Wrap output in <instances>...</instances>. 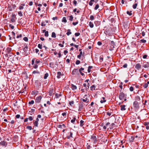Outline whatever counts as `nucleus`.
Masks as SVG:
<instances>
[{
  "mask_svg": "<svg viewBox=\"0 0 149 149\" xmlns=\"http://www.w3.org/2000/svg\"><path fill=\"white\" fill-rule=\"evenodd\" d=\"M52 37L54 38L56 37V34L54 32H53L52 33Z\"/></svg>",
  "mask_w": 149,
  "mask_h": 149,
  "instance_id": "34",
  "label": "nucleus"
},
{
  "mask_svg": "<svg viewBox=\"0 0 149 149\" xmlns=\"http://www.w3.org/2000/svg\"><path fill=\"white\" fill-rule=\"evenodd\" d=\"M87 95H85L84 97V98H85V99H81V100H82L83 102H86V103H88L89 102L88 99L87 97L85 98V97Z\"/></svg>",
  "mask_w": 149,
  "mask_h": 149,
  "instance_id": "7",
  "label": "nucleus"
},
{
  "mask_svg": "<svg viewBox=\"0 0 149 149\" xmlns=\"http://www.w3.org/2000/svg\"><path fill=\"white\" fill-rule=\"evenodd\" d=\"M127 14L128 15L130 16H131L132 15V11H127Z\"/></svg>",
  "mask_w": 149,
  "mask_h": 149,
  "instance_id": "38",
  "label": "nucleus"
},
{
  "mask_svg": "<svg viewBox=\"0 0 149 149\" xmlns=\"http://www.w3.org/2000/svg\"><path fill=\"white\" fill-rule=\"evenodd\" d=\"M110 124V123L109 122H108L106 123L105 125L104 126V124H102L101 126H103V128L104 129L106 130L108 126Z\"/></svg>",
  "mask_w": 149,
  "mask_h": 149,
  "instance_id": "8",
  "label": "nucleus"
},
{
  "mask_svg": "<svg viewBox=\"0 0 149 149\" xmlns=\"http://www.w3.org/2000/svg\"><path fill=\"white\" fill-rule=\"evenodd\" d=\"M148 86V85L146 83H145L144 85H143V87L145 88H146Z\"/></svg>",
  "mask_w": 149,
  "mask_h": 149,
  "instance_id": "39",
  "label": "nucleus"
},
{
  "mask_svg": "<svg viewBox=\"0 0 149 149\" xmlns=\"http://www.w3.org/2000/svg\"><path fill=\"white\" fill-rule=\"evenodd\" d=\"M99 7V5L98 4H97L95 5V6L94 8V9L95 10H97Z\"/></svg>",
  "mask_w": 149,
  "mask_h": 149,
  "instance_id": "43",
  "label": "nucleus"
},
{
  "mask_svg": "<svg viewBox=\"0 0 149 149\" xmlns=\"http://www.w3.org/2000/svg\"><path fill=\"white\" fill-rule=\"evenodd\" d=\"M127 95L126 94H125L123 93H120L119 95V99L120 100H122L124 99L125 97Z\"/></svg>",
  "mask_w": 149,
  "mask_h": 149,
  "instance_id": "3",
  "label": "nucleus"
},
{
  "mask_svg": "<svg viewBox=\"0 0 149 149\" xmlns=\"http://www.w3.org/2000/svg\"><path fill=\"white\" fill-rule=\"evenodd\" d=\"M62 22H64L65 23L67 22V20L66 19V17H63L62 19Z\"/></svg>",
  "mask_w": 149,
  "mask_h": 149,
  "instance_id": "30",
  "label": "nucleus"
},
{
  "mask_svg": "<svg viewBox=\"0 0 149 149\" xmlns=\"http://www.w3.org/2000/svg\"><path fill=\"white\" fill-rule=\"evenodd\" d=\"M26 128L29 130L32 129V127L30 126H28L26 127Z\"/></svg>",
  "mask_w": 149,
  "mask_h": 149,
  "instance_id": "44",
  "label": "nucleus"
},
{
  "mask_svg": "<svg viewBox=\"0 0 149 149\" xmlns=\"http://www.w3.org/2000/svg\"><path fill=\"white\" fill-rule=\"evenodd\" d=\"M68 17L69 18V20L70 21H72L73 20V17L72 15H70L69 16H68Z\"/></svg>",
  "mask_w": 149,
  "mask_h": 149,
  "instance_id": "31",
  "label": "nucleus"
},
{
  "mask_svg": "<svg viewBox=\"0 0 149 149\" xmlns=\"http://www.w3.org/2000/svg\"><path fill=\"white\" fill-rule=\"evenodd\" d=\"M49 36L48 31H46L45 33V36L46 37H48Z\"/></svg>",
  "mask_w": 149,
  "mask_h": 149,
  "instance_id": "42",
  "label": "nucleus"
},
{
  "mask_svg": "<svg viewBox=\"0 0 149 149\" xmlns=\"http://www.w3.org/2000/svg\"><path fill=\"white\" fill-rule=\"evenodd\" d=\"M106 114H107L109 116H110L111 115V112H107L106 113Z\"/></svg>",
  "mask_w": 149,
  "mask_h": 149,
  "instance_id": "55",
  "label": "nucleus"
},
{
  "mask_svg": "<svg viewBox=\"0 0 149 149\" xmlns=\"http://www.w3.org/2000/svg\"><path fill=\"white\" fill-rule=\"evenodd\" d=\"M32 73L33 74H40V72L38 70H34L33 71Z\"/></svg>",
  "mask_w": 149,
  "mask_h": 149,
  "instance_id": "35",
  "label": "nucleus"
},
{
  "mask_svg": "<svg viewBox=\"0 0 149 149\" xmlns=\"http://www.w3.org/2000/svg\"><path fill=\"white\" fill-rule=\"evenodd\" d=\"M57 77L58 78H61V72H58L57 74Z\"/></svg>",
  "mask_w": 149,
  "mask_h": 149,
  "instance_id": "26",
  "label": "nucleus"
},
{
  "mask_svg": "<svg viewBox=\"0 0 149 149\" xmlns=\"http://www.w3.org/2000/svg\"><path fill=\"white\" fill-rule=\"evenodd\" d=\"M42 98V96L41 95H40L36 97L35 100V102L36 103H39L40 102Z\"/></svg>",
  "mask_w": 149,
  "mask_h": 149,
  "instance_id": "5",
  "label": "nucleus"
},
{
  "mask_svg": "<svg viewBox=\"0 0 149 149\" xmlns=\"http://www.w3.org/2000/svg\"><path fill=\"white\" fill-rule=\"evenodd\" d=\"M80 35L79 33H76L74 34V35L75 36H78Z\"/></svg>",
  "mask_w": 149,
  "mask_h": 149,
  "instance_id": "48",
  "label": "nucleus"
},
{
  "mask_svg": "<svg viewBox=\"0 0 149 149\" xmlns=\"http://www.w3.org/2000/svg\"><path fill=\"white\" fill-rule=\"evenodd\" d=\"M72 134H73L72 133V132H70V135H68L67 136V138L68 139H70V138L72 137Z\"/></svg>",
  "mask_w": 149,
  "mask_h": 149,
  "instance_id": "17",
  "label": "nucleus"
},
{
  "mask_svg": "<svg viewBox=\"0 0 149 149\" xmlns=\"http://www.w3.org/2000/svg\"><path fill=\"white\" fill-rule=\"evenodd\" d=\"M9 26L12 29H14V27L12 25V24H10Z\"/></svg>",
  "mask_w": 149,
  "mask_h": 149,
  "instance_id": "61",
  "label": "nucleus"
},
{
  "mask_svg": "<svg viewBox=\"0 0 149 149\" xmlns=\"http://www.w3.org/2000/svg\"><path fill=\"white\" fill-rule=\"evenodd\" d=\"M139 104L137 101H135L133 103V106L134 108L136 109H138L139 108Z\"/></svg>",
  "mask_w": 149,
  "mask_h": 149,
  "instance_id": "2",
  "label": "nucleus"
},
{
  "mask_svg": "<svg viewBox=\"0 0 149 149\" xmlns=\"http://www.w3.org/2000/svg\"><path fill=\"white\" fill-rule=\"evenodd\" d=\"M22 35L21 34H20L19 35H18L17 36L16 38H22Z\"/></svg>",
  "mask_w": 149,
  "mask_h": 149,
  "instance_id": "57",
  "label": "nucleus"
},
{
  "mask_svg": "<svg viewBox=\"0 0 149 149\" xmlns=\"http://www.w3.org/2000/svg\"><path fill=\"white\" fill-rule=\"evenodd\" d=\"M48 73H46L45 74L44 76V78L45 79H46L47 78V77H48Z\"/></svg>",
  "mask_w": 149,
  "mask_h": 149,
  "instance_id": "37",
  "label": "nucleus"
},
{
  "mask_svg": "<svg viewBox=\"0 0 149 149\" xmlns=\"http://www.w3.org/2000/svg\"><path fill=\"white\" fill-rule=\"evenodd\" d=\"M33 123L34 126L36 127H37L38 124V122L37 121H33Z\"/></svg>",
  "mask_w": 149,
  "mask_h": 149,
  "instance_id": "21",
  "label": "nucleus"
},
{
  "mask_svg": "<svg viewBox=\"0 0 149 149\" xmlns=\"http://www.w3.org/2000/svg\"><path fill=\"white\" fill-rule=\"evenodd\" d=\"M94 2V0H91L89 2V5L91 6H92Z\"/></svg>",
  "mask_w": 149,
  "mask_h": 149,
  "instance_id": "28",
  "label": "nucleus"
},
{
  "mask_svg": "<svg viewBox=\"0 0 149 149\" xmlns=\"http://www.w3.org/2000/svg\"><path fill=\"white\" fill-rule=\"evenodd\" d=\"M125 105H121L120 106L121 110V111H125L126 110L125 108Z\"/></svg>",
  "mask_w": 149,
  "mask_h": 149,
  "instance_id": "19",
  "label": "nucleus"
},
{
  "mask_svg": "<svg viewBox=\"0 0 149 149\" xmlns=\"http://www.w3.org/2000/svg\"><path fill=\"white\" fill-rule=\"evenodd\" d=\"M34 101L33 100H32L29 102V104H33L34 103Z\"/></svg>",
  "mask_w": 149,
  "mask_h": 149,
  "instance_id": "41",
  "label": "nucleus"
},
{
  "mask_svg": "<svg viewBox=\"0 0 149 149\" xmlns=\"http://www.w3.org/2000/svg\"><path fill=\"white\" fill-rule=\"evenodd\" d=\"M84 70V68H81L79 70V72L83 76L84 75V74L83 73H82L81 71H83Z\"/></svg>",
  "mask_w": 149,
  "mask_h": 149,
  "instance_id": "14",
  "label": "nucleus"
},
{
  "mask_svg": "<svg viewBox=\"0 0 149 149\" xmlns=\"http://www.w3.org/2000/svg\"><path fill=\"white\" fill-rule=\"evenodd\" d=\"M78 72V70L77 69H74L72 71V75L77 74Z\"/></svg>",
  "mask_w": 149,
  "mask_h": 149,
  "instance_id": "9",
  "label": "nucleus"
},
{
  "mask_svg": "<svg viewBox=\"0 0 149 149\" xmlns=\"http://www.w3.org/2000/svg\"><path fill=\"white\" fill-rule=\"evenodd\" d=\"M23 40L26 42H27L28 41V38L27 37L24 38Z\"/></svg>",
  "mask_w": 149,
  "mask_h": 149,
  "instance_id": "53",
  "label": "nucleus"
},
{
  "mask_svg": "<svg viewBox=\"0 0 149 149\" xmlns=\"http://www.w3.org/2000/svg\"><path fill=\"white\" fill-rule=\"evenodd\" d=\"M144 125L146 126V128L147 130H148L149 129V123L146 122L144 123Z\"/></svg>",
  "mask_w": 149,
  "mask_h": 149,
  "instance_id": "11",
  "label": "nucleus"
},
{
  "mask_svg": "<svg viewBox=\"0 0 149 149\" xmlns=\"http://www.w3.org/2000/svg\"><path fill=\"white\" fill-rule=\"evenodd\" d=\"M76 120V118L75 117H74L73 118V119L71 120V122L72 123H74V122H75Z\"/></svg>",
  "mask_w": 149,
  "mask_h": 149,
  "instance_id": "36",
  "label": "nucleus"
},
{
  "mask_svg": "<svg viewBox=\"0 0 149 149\" xmlns=\"http://www.w3.org/2000/svg\"><path fill=\"white\" fill-rule=\"evenodd\" d=\"M40 62L39 59H37L35 61V64L33 65V67L35 69H36L38 68V65L37 64H39Z\"/></svg>",
  "mask_w": 149,
  "mask_h": 149,
  "instance_id": "4",
  "label": "nucleus"
},
{
  "mask_svg": "<svg viewBox=\"0 0 149 149\" xmlns=\"http://www.w3.org/2000/svg\"><path fill=\"white\" fill-rule=\"evenodd\" d=\"M97 44L99 45H101L102 44V43L101 42L99 41L97 42Z\"/></svg>",
  "mask_w": 149,
  "mask_h": 149,
  "instance_id": "64",
  "label": "nucleus"
},
{
  "mask_svg": "<svg viewBox=\"0 0 149 149\" xmlns=\"http://www.w3.org/2000/svg\"><path fill=\"white\" fill-rule=\"evenodd\" d=\"M138 5V3H135L133 5V8L135 9L136 8V7Z\"/></svg>",
  "mask_w": 149,
  "mask_h": 149,
  "instance_id": "27",
  "label": "nucleus"
},
{
  "mask_svg": "<svg viewBox=\"0 0 149 149\" xmlns=\"http://www.w3.org/2000/svg\"><path fill=\"white\" fill-rule=\"evenodd\" d=\"M30 121H32L33 119V117L31 116H29L28 118Z\"/></svg>",
  "mask_w": 149,
  "mask_h": 149,
  "instance_id": "40",
  "label": "nucleus"
},
{
  "mask_svg": "<svg viewBox=\"0 0 149 149\" xmlns=\"http://www.w3.org/2000/svg\"><path fill=\"white\" fill-rule=\"evenodd\" d=\"M80 63V61L78 60H77L76 61V63H75L77 65L79 64Z\"/></svg>",
  "mask_w": 149,
  "mask_h": 149,
  "instance_id": "49",
  "label": "nucleus"
},
{
  "mask_svg": "<svg viewBox=\"0 0 149 149\" xmlns=\"http://www.w3.org/2000/svg\"><path fill=\"white\" fill-rule=\"evenodd\" d=\"M35 58H33V59L32 60V62H31V64L32 65H34V62H35Z\"/></svg>",
  "mask_w": 149,
  "mask_h": 149,
  "instance_id": "54",
  "label": "nucleus"
},
{
  "mask_svg": "<svg viewBox=\"0 0 149 149\" xmlns=\"http://www.w3.org/2000/svg\"><path fill=\"white\" fill-rule=\"evenodd\" d=\"M143 66L145 68H147L149 67V63L148 62H144L143 65Z\"/></svg>",
  "mask_w": 149,
  "mask_h": 149,
  "instance_id": "10",
  "label": "nucleus"
},
{
  "mask_svg": "<svg viewBox=\"0 0 149 149\" xmlns=\"http://www.w3.org/2000/svg\"><path fill=\"white\" fill-rule=\"evenodd\" d=\"M90 19L91 20H93L94 19V17L93 15H91L90 17Z\"/></svg>",
  "mask_w": 149,
  "mask_h": 149,
  "instance_id": "45",
  "label": "nucleus"
},
{
  "mask_svg": "<svg viewBox=\"0 0 149 149\" xmlns=\"http://www.w3.org/2000/svg\"><path fill=\"white\" fill-rule=\"evenodd\" d=\"M95 85H93L90 87V89L91 91H93L95 90Z\"/></svg>",
  "mask_w": 149,
  "mask_h": 149,
  "instance_id": "22",
  "label": "nucleus"
},
{
  "mask_svg": "<svg viewBox=\"0 0 149 149\" xmlns=\"http://www.w3.org/2000/svg\"><path fill=\"white\" fill-rule=\"evenodd\" d=\"M72 33L70 31V30L68 29L67 30V32L66 33V34L67 36H68L70 35Z\"/></svg>",
  "mask_w": 149,
  "mask_h": 149,
  "instance_id": "24",
  "label": "nucleus"
},
{
  "mask_svg": "<svg viewBox=\"0 0 149 149\" xmlns=\"http://www.w3.org/2000/svg\"><path fill=\"white\" fill-rule=\"evenodd\" d=\"M147 55L146 54H145L143 56V58L145 59V58H147Z\"/></svg>",
  "mask_w": 149,
  "mask_h": 149,
  "instance_id": "62",
  "label": "nucleus"
},
{
  "mask_svg": "<svg viewBox=\"0 0 149 149\" xmlns=\"http://www.w3.org/2000/svg\"><path fill=\"white\" fill-rule=\"evenodd\" d=\"M135 99L136 101H140L141 99L140 97L138 95H136L135 97Z\"/></svg>",
  "mask_w": 149,
  "mask_h": 149,
  "instance_id": "20",
  "label": "nucleus"
},
{
  "mask_svg": "<svg viewBox=\"0 0 149 149\" xmlns=\"http://www.w3.org/2000/svg\"><path fill=\"white\" fill-rule=\"evenodd\" d=\"M78 23V21H77L75 22H73L72 23V24L74 26H75Z\"/></svg>",
  "mask_w": 149,
  "mask_h": 149,
  "instance_id": "50",
  "label": "nucleus"
},
{
  "mask_svg": "<svg viewBox=\"0 0 149 149\" xmlns=\"http://www.w3.org/2000/svg\"><path fill=\"white\" fill-rule=\"evenodd\" d=\"M38 47L40 49H42V45L40 44H38Z\"/></svg>",
  "mask_w": 149,
  "mask_h": 149,
  "instance_id": "46",
  "label": "nucleus"
},
{
  "mask_svg": "<svg viewBox=\"0 0 149 149\" xmlns=\"http://www.w3.org/2000/svg\"><path fill=\"white\" fill-rule=\"evenodd\" d=\"M91 140L94 143H95L97 141V138L95 135L93 134L91 136Z\"/></svg>",
  "mask_w": 149,
  "mask_h": 149,
  "instance_id": "1",
  "label": "nucleus"
},
{
  "mask_svg": "<svg viewBox=\"0 0 149 149\" xmlns=\"http://www.w3.org/2000/svg\"><path fill=\"white\" fill-rule=\"evenodd\" d=\"M49 95L50 96L52 95V94L54 93V89L53 88H51L49 91Z\"/></svg>",
  "mask_w": 149,
  "mask_h": 149,
  "instance_id": "12",
  "label": "nucleus"
},
{
  "mask_svg": "<svg viewBox=\"0 0 149 149\" xmlns=\"http://www.w3.org/2000/svg\"><path fill=\"white\" fill-rule=\"evenodd\" d=\"M84 121H83V120H81L80 121V126L81 127L83 126L84 125Z\"/></svg>",
  "mask_w": 149,
  "mask_h": 149,
  "instance_id": "25",
  "label": "nucleus"
},
{
  "mask_svg": "<svg viewBox=\"0 0 149 149\" xmlns=\"http://www.w3.org/2000/svg\"><path fill=\"white\" fill-rule=\"evenodd\" d=\"M115 125L114 123H112L111 125H110L109 128L111 130L113 128V126Z\"/></svg>",
  "mask_w": 149,
  "mask_h": 149,
  "instance_id": "32",
  "label": "nucleus"
},
{
  "mask_svg": "<svg viewBox=\"0 0 149 149\" xmlns=\"http://www.w3.org/2000/svg\"><path fill=\"white\" fill-rule=\"evenodd\" d=\"M18 14L20 16H22L23 15L22 14L21 11L18 12Z\"/></svg>",
  "mask_w": 149,
  "mask_h": 149,
  "instance_id": "47",
  "label": "nucleus"
},
{
  "mask_svg": "<svg viewBox=\"0 0 149 149\" xmlns=\"http://www.w3.org/2000/svg\"><path fill=\"white\" fill-rule=\"evenodd\" d=\"M130 90L131 91H133L134 90V88L133 86H131L130 88Z\"/></svg>",
  "mask_w": 149,
  "mask_h": 149,
  "instance_id": "51",
  "label": "nucleus"
},
{
  "mask_svg": "<svg viewBox=\"0 0 149 149\" xmlns=\"http://www.w3.org/2000/svg\"><path fill=\"white\" fill-rule=\"evenodd\" d=\"M67 115L66 112H63L62 113V115L63 116H66Z\"/></svg>",
  "mask_w": 149,
  "mask_h": 149,
  "instance_id": "58",
  "label": "nucleus"
},
{
  "mask_svg": "<svg viewBox=\"0 0 149 149\" xmlns=\"http://www.w3.org/2000/svg\"><path fill=\"white\" fill-rule=\"evenodd\" d=\"M71 88L72 90H75L77 89V86L73 84H71Z\"/></svg>",
  "mask_w": 149,
  "mask_h": 149,
  "instance_id": "15",
  "label": "nucleus"
},
{
  "mask_svg": "<svg viewBox=\"0 0 149 149\" xmlns=\"http://www.w3.org/2000/svg\"><path fill=\"white\" fill-rule=\"evenodd\" d=\"M141 68V65L139 63H137L135 65V68L137 70H139Z\"/></svg>",
  "mask_w": 149,
  "mask_h": 149,
  "instance_id": "6",
  "label": "nucleus"
},
{
  "mask_svg": "<svg viewBox=\"0 0 149 149\" xmlns=\"http://www.w3.org/2000/svg\"><path fill=\"white\" fill-rule=\"evenodd\" d=\"M15 17L13 15L12 16V18L11 19V21L12 22H15Z\"/></svg>",
  "mask_w": 149,
  "mask_h": 149,
  "instance_id": "23",
  "label": "nucleus"
},
{
  "mask_svg": "<svg viewBox=\"0 0 149 149\" xmlns=\"http://www.w3.org/2000/svg\"><path fill=\"white\" fill-rule=\"evenodd\" d=\"M103 57H101V56L100 58V61L101 62H102L103 61Z\"/></svg>",
  "mask_w": 149,
  "mask_h": 149,
  "instance_id": "60",
  "label": "nucleus"
},
{
  "mask_svg": "<svg viewBox=\"0 0 149 149\" xmlns=\"http://www.w3.org/2000/svg\"><path fill=\"white\" fill-rule=\"evenodd\" d=\"M45 23L44 22H42L41 23V25L42 26H45L46 25V24H44V23Z\"/></svg>",
  "mask_w": 149,
  "mask_h": 149,
  "instance_id": "59",
  "label": "nucleus"
},
{
  "mask_svg": "<svg viewBox=\"0 0 149 149\" xmlns=\"http://www.w3.org/2000/svg\"><path fill=\"white\" fill-rule=\"evenodd\" d=\"M140 42L141 43H146V40H144V39H141L140 40Z\"/></svg>",
  "mask_w": 149,
  "mask_h": 149,
  "instance_id": "33",
  "label": "nucleus"
},
{
  "mask_svg": "<svg viewBox=\"0 0 149 149\" xmlns=\"http://www.w3.org/2000/svg\"><path fill=\"white\" fill-rule=\"evenodd\" d=\"M0 144L1 145L3 146H6L7 144V143L5 141H2L0 143Z\"/></svg>",
  "mask_w": 149,
  "mask_h": 149,
  "instance_id": "13",
  "label": "nucleus"
},
{
  "mask_svg": "<svg viewBox=\"0 0 149 149\" xmlns=\"http://www.w3.org/2000/svg\"><path fill=\"white\" fill-rule=\"evenodd\" d=\"M89 26L90 27L92 28L94 26V25L93 23L91 22H90L89 23Z\"/></svg>",
  "mask_w": 149,
  "mask_h": 149,
  "instance_id": "29",
  "label": "nucleus"
},
{
  "mask_svg": "<svg viewBox=\"0 0 149 149\" xmlns=\"http://www.w3.org/2000/svg\"><path fill=\"white\" fill-rule=\"evenodd\" d=\"M58 57L59 58H60L61 57V55L60 51L58 53Z\"/></svg>",
  "mask_w": 149,
  "mask_h": 149,
  "instance_id": "56",
  "label": "nucleus"
},
{
  "mask_svg": "<svg viewBox=\"0 0 149 149\" xmlns=\"http://www.w3.org/2000/svg\"><path fill=\"white\" fill-rule=\"evenodd\" d=\"M74 102L73 101H70L69 102V104L71 105L72 104H74Z\"/></svg>",
  "mask_w": 149,
  "mask_h": 149,
  "instance_id": "52",
  "label": "nucleus"
},
{
  "mask_svg": "<svg viewBox=\"0 0 149 149\" xmlns=\"http://www.w3.org/2000/svg\"><path fill=\"white\" fill-rule=\"evenodd\" d=\"M25 6V4L22 3L21 4V5L19 7V10H22L24 8V6Z\"/></svg>",
  "mask_w": 149,
  "mask_h": 149,
  "instance_id": "18",
  "label": "nucleus"
},
{
  "mask_svg": "<svg viewBox=\"0 0 149 149\" xmlns=\"http://www.w3.org/2000/svg\"><path fill=\"white\" fill-rule=\"evenodd\" d=\"M11 48L10 47H7L6 50V52L8 53H10L11 51Z\"/></svg>",
  "mask_w": 149,
  "mask_h": 149,
  "instance_id": "16",
  "label": "nucleus"
},
{
  "mask_svg": "<svg viewBox=\"0 0 149 149\" xmlns=\"http://www.w3.org/2000/svg\"><path fill=\"white\" fill-rule=\"evenodd\" d=\"M73 3L75 6H76L77 5V2L76 0H74L73 1Z\"/></svg>",
  "mask_w": 149,
  "mask_h": 149,
  "instance_id": "63",
  "label": "nucleus"
}]
</instances>
